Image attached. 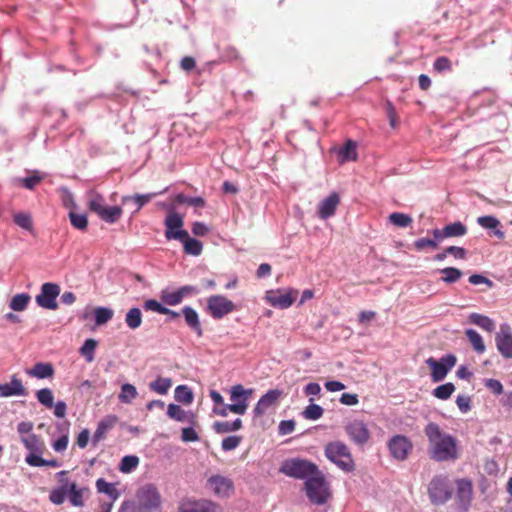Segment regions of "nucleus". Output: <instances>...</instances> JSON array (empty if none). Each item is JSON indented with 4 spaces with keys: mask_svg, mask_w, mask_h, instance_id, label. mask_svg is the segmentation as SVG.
Wrapping results in <instances>:
<instances>
[{
    "mask_svg": "<svg viewBox=\"0 0 512 512\" xmlns=\"http://www.w3.org/2000/svg\"><path fill=\"white\" fill-rule=\"evenodd\" d=\"M425 435L430 443V456L436 461H448L457 458L456 441L451 435L442 432L439 425L429 423Z\"/></svg>",
    "mask_w": 512,
    "mask_h": 512,
    "instance_id": "f257e3e1",
    "label": "nucleus"
},
{
    "mask_svg": "<svg viewBox=\"0 0 512 512\" xmlns=\"http://www.w3.org/2000/svg\"><path fill=\"white\" fill-rule=\"evenodd\" d=\"M68 471L62 470L56 474L59 486L52 489L49 494V500L55 505L64 503L68 496L70 503L75 507L84 505V495L89 492L88 488H79L75 482L67 478Z\"/></svg>",
    "mask_w": 512,
    "mask_h": 512,
    "instance_id": "f03ea898",
    "label": "nucleus"
},
{
    "mask_svg": "<svg viewBox=\"0 0 512 512\" xmlns=\"http://www.w3.org/2000/svg\"><path fill=\"white\" fill-rule=\"evenodd\" d=\"M318 470V466L313 462L298 457L284 460L279 468L282 474L305 481L315 475Z\"/></svg>",
    "mask_w": 512,
    "mask_h": 512,
    "instance_id": "7ed1b4c3",
    "label": "nucleus"
},
{
    "mask_svg": "<svg viewBox=\"0 0 512 512\" xmlns=\"http://www.w3.org/2000/svg\"><path fill=\"white\" fill-rule=\"evenodd\" d=\"M304 484L307 497L312 503L317 505L326 503L330 494L325 476L320 470L312 477H309Z\"/></svg>",
    "mask_w": 512,
    "mask_h": 512,
    "instance_id": "20e7f679",
    "label": "nucleus"
},
{
    "mask_svg": "<svg viewBox=\"0 0 512 512\" xmlns=\"http://www.w3.org/2000/svg\"><path fill=\"white\" fill-rule=\"evenodd\" d=\"M325 456L343 471L353 469V460L348 447L339 441L328 443L325 447Z\"/></svg>",
    "mask_w": 512,
    "mask_h": 512,
    "instance_id": "39448f33",
    "label": "nucleus"
},
{
    "mask_svg": "<svg viewBox=\"0 0 512 512\" xmlns=\"http://www.w3.org/2000/svg\"><path fill=\"white\" fill-rule=\"evenodd\" d=\"M425 362L431 369V380L434 383H437L446 378L447 374L456 365L457 358L454 354H446L439 360H436L433 357H429Z\"/></svg>",
    "mask_w": 512,
    "mask_h": 512,
    "instance_id": "423d86ee",
    "label": "nucleus"
},
{
    "mask_svg": "<svg viewBox=\"0 0 512 512\" xmlns=\"http://www.w3.org/2000/svg\"><path fill=\"white\" fill-rule=\"evenodd\" d=\"M139 512H151L160 507L161 496L152 484L142 486L136 494Z\"/></svg>",
    "mask_w": 512,
    "mask_h": 512,
    "instance_id": "0eeeda50",
    "label": "nucleus"
},
{
    "mask_svg": "<svg viewBox=\"0 0 512 512\" xmlns=\"http://www.w3.org/2000/svg\"><path fill=\"white\" fill-rule=\"evenodd\" d=\"M428 494L434 505H442L446 503L452 496V488L447 477H434L429 486Z\"/></svg>",
    "mask_w": 512,
    "mask_h": 512,
    "instance_id": "6e6552de",
    "label": "nucleus"
},
{
    "mask_svg": "<svg viewBox=\"0 0 512 512\" xmlns=\"http://www.w3.org/2000/svg\"><path fill=\"white\" fill-rule=\"evenodd\" d=\"M89 209L95 212L103 221L110 224L117 222L122 215L120 206H105L104 199L100 195H95L89 201Z\"/></svg>",
    "mask_w": 512,
    "mask_h": 512,
    "instance_id": "1a4fd4ad",
    "label": "nucleus"
},
{
    "mask_svg": "<svg viewBox=\"0 0 512 512\" xmlns=\"http://www.w3.org/2000/svg\"><path fill=\"white\" fill-rule=\"evenodd\" d=\"M253 393L252 389H245L241 384H237L230 389L229 410L238 415H244L248 408V399Z\"/></svg>",
    "mask_w": 512,
    "mask_h": 512,
    "instance_id": "9d476101",
    "label": "nucleus"
},
{
    "mask_svg": "<svg viewBox=\"0 0 512 512\" xmlns=\"http://www.w3.org/2000/svg\"><path fill=\"white\" fill-rule=\"evenodd\" d=\"M235 309V304L223 295H212L207 299V310L214 319H221Z\"/></svg>",
    "mask_w": 512,
    "mask_h": 512,
    "instance_id": "9b49d317",
    "label": "nucleus"
},
{
    "mask_svg": "<svg viewBox=\"0 0 512 512\" xmlns=\"http://www.w3.org/2000/svg\"><path fill=\"white\" fill-rule=\"evenodd\" d=\"M60 286L56 283L47 282L41 286L40 293L36 296L35 300L38 306L49 309L56 310L58 308V303L56 298L60 295Z\"/></svg>",
    "mask_w": 512,
    "mask_h": 512,
    "instance_id": "f8f14e48",
    "label": "nucleus"
},
{
    "mask_svg": "<svg viewBox=\"0 0 512 512\" xmlns=\"http://www.w3.org/2000/svg\"><path fill=\"white\" fill-rule=\"evenodd\" d=\"M164 224L166 226L165 237L167 240H177L187 236V231L182 229L184 221L180 214L170 211Z\"/></svg>",
    "mask_w": 512,
    "mask_h": 512,
    "instance_id": "ddd939ff",
    "label": "nucleus"
},
{
    "mask_svg": "<svg viewBox=\"0 0 512 512\" xmlns=\"http://www.w3.org/2000/svg\"><path fill=\"white\" fill-rule=\"evenodd\" d=\"M388 448L395 459L405 460L411 452L413 445L406 436L396 435L390 439Z\"/></svg>",
    "mask_w": 512,
    "mask_h": 512,
    "instance_id": "4468645a",
    "label": "nucleus"
},
{
    "mask_svg": "<svg viewBox=\"0 0 512 512\" xmlns=\"http://www.w3.org/2000/svg\"><path fill=\"white\" fill-rule=\"evenodd\" d=\"M207 485L221 498L229 497L234 491L233 481L222 475H212L208 478Z\"/></svg>",
    "mask_w": 512,
    "mask_h": 512,
    "instance_id": "2eb2a0df",
    "label": "nucleus"
},
{
    "mask_svg": "<svg viewBox=\"0 0 512 512\" xmlns=\"http://www.w3.org/2000/svg\"><path fill=\"white\" fill-rule=\"evenodd\" d=\"M179 512H217V506L210 500L185 498L179 504Z\"/></svg>",
    "mask_w": 512,
    "mask_h": 512,
    "instance_id": "dca6fc26",
    "label": "nucleus"
},
{
    "mask_svg": "<svg viewBox=\"0 0 512 512\" xmlns=\"http://www.w3.org/2000/svg\"><path fill=\"white\" fill-rule=\"evenodd\" d=\"M296 291L271 290L266 294L267 301L274 307L286 309L295 301Z\"/></svg>",
    "mask_w": 512,
    "mask_h": 512,
    "instance_id": "f3484780",
    "label": "nucleus"
},
{
    "mask_svg": "<svg viewBox=\"0 0 512 512\" xmlns=\"http://www.w3.org/2000/svg\"><path fill=\"white\" fill-rule=\"evenodd\" d=\"M282 395V392L278 389H272L266 392L258 400L254 407L253 413L256 417L264 415L270 408L275 407Z\"/></svg>",
    "mask_w": 512,
    "mask_h": 512,
    "instance_id": "a211bd4d",
    "label": "nucleus"
},
{
    "mask_svg": "<svg viewBox=\"0 0 512 512\" xmlns=\"http://www.w3.org/2000/svg\"><path fill=\"white\" fill-rule=\"evenodd\" d=\"M495 341L499 353L506 359L512 358V333L508 326H501Z\"/></svg>",
    "mask_w": 512,
    "mask_h": 512,
    "instance_id": "6ab92c4d",
    "label": "nucleus"
},
{
    "mask_svg": "<svg viewBox=\"0 0 512 512\" xmlns=\"http://www.w3.org/2000/svg\"><path fill=\"white\" fill-rule=\"evenodd\" d=\"M28 390L24 387L22 380L14 374L10 378V382L0 384V396L1 397H12V396H27Z\"/></svg>",
    "mask_w": 512,
    "mask_h": 512,
    "instance_id": "aec40b11",
    "label": "nucleus"
},
{
    "mask_svg": "<svg viewBox=\"0 0 512 512\" xmlns=\"http://www.w3.org/2000/svg\"><path fill=\"white\" fill-rule=\"evenodd\" d=\"M340 204V197L338 193L333 192L325 199L321 200L318 204L317 214L319 218L326 220L335 214V211Z\"/></svg>",
    "mask_w": 512,
    "mask_h": 512,
    "instance_id": "412c9836",
    "label": "nucleus"
},
{
    "mask_svg": "<svg viewBox=\"0 0 512 512\" xmlns=\"http://www.w3.org/2000/svg\"><path fill=\"white\" fill-rule=\"evenodd\" d=\"M345 429L350 439L358 445L366 443L369 439V431L362 421H352Z\"/></svg>",
    "mask_w": 512,
    "mask_h": 512,
    "instance_id": "4be33fe9",
    "label": "nucleus"
},
{
    "mask_svg": "<svg viewBox=\"0 0 512 512\" xmlns=\"http://www.w3.org/2000/svg\"><path fill=\"white\" fill-rule=\"evenodd\" d=\"M472 498V483L467 479L457 481V499L460 506L467 510Z\"/></svg>",
    "mask_w": 512,
    "mask_h": 512,
    "instance_id": "5701e85b",
    "label": "nucleus"
},
{
    "mask_svg": "<svg viewBox=\"0 0 512 512\" xmlns=\"http://www.w3.org/2000/svg\"><path fill=\"white\" fill-rule=\"evenodd\" d=\"M118 422V417L115 415H107L103 419L100 420L96 431L93 435V443L97 444L99 441L103 440L108 431H110Z\"/></svg>",
    "mask_w": 512,
    "mask_h": 512,
    "instance_id": "b1692460",
    "label": "nucleus"
},
{
    "mask_svg": "<svg viewBox=\"0 0 512 512\" xmlns=\"http://www.w3.org/2000/svg\"><path fill=\"white\" fill-rule=\"evenodd\" d=\"M182 314L187 326L195 332L198 337H201L203 335V329L197 311L190 306H185L182 309Z\"/></svg>",
    "mask_w": 512,
    "mask_h": 512,
    "instance_id": "393cba45",
    "label": "nucleus"
},
{
    "mask_svg": "<svg viewBox=\"0 0 512 512\" xmlns=\"http://www.w3.org/2000/svg\"><path fill=\"white\" fill-rule=\"evenodd\" d=\"M477 223L485 229L493 230V234L498 239L502 240L505 238V232L501 229H498L500 226V221L496 217L491 215L480 216L477 218Z\"/></svg>",
    "mask_w": 512,
    "mask_h": 512,
    "instance_id": "a878e982",
    "label": "nucleus"
},
{
    "mask_svg": "<svg viewBox=\"0 0 512 512\" xmlns=\"http://www.w3.org/2000/svg\"><path fill=\"white\" fill-rule=\"evenodd\" d=\"M26 373L37 379H46L51 378L54 375V368L50 363L39 362L31 369L26 370Z\"/></svg>",
    "mask_w": 512,
    "mask_h": 512,
    "instance_id": "bb28decb",
    "label": "nucleus"
},
{
    "mask_svg": "<svg viewBox=\"0 0 512 512\" xmlns=\"http://www.w3.org/2000/svg\"><path fill=\"white\" fill-rule=\"evenodd\" d=\"M468 319L471 324H474L487 332H492L495 329L494 321L488 316L479 313H471Z\"/></svg>",
    "mask_w": 512,
    "mask_h": 512,
    "instance_id": "cd10ccee",
    "label": "nucleus"
},
{
    "mask_svg": "<svg viewBox=\"0 0 512 512\" xmlns=\"http://www.w3.org/2000/svg\"><path fill=\"white\" fill-rule=\"evenodd\" d=\"M96 489L99 493L106 494L112 502H115L120 496L119 491L116 489L113 483L107 482L103 478H99L96 481Z\"/></svg>",
    "mask_w": 512,
    "mask_h": 512,
    "instance_id": "c85d7f7f",
    "label": "nucleus"
},
{
    "mask_svg": "<svg viewBox=\"0 0 512 512\" xmlns=\"http://www.w3.org/2000/svg\"><path fill=\"white\" fill-rule=\"evenodd\" d=\"M242 428V420L240 418L235 419L232 422L229 421H217L213 424V430L217 434H224L229 432L238 431Z\"/></svg>",
    "mask_w": 512,
    "mask_h": 512,
    "instance_id": "c756f323",
    "label": "nucleus"
},
{
    "mask_svg": "<svg viewBox=\"0 0 512 512\" xmlns=\"http://www.w3.org/2000/svg\"><path fill=\"white\" fill-rule=\"evenodd\" d=\"M20 440L28 451L39 453L43 452L44 444L38 435L31 433L29 435L21 437Z\"/></svg>",
    "mask_w": 512,
    "mask_h": 512,
    "instance_id": "7c9ffc66",
    "label": "nucleus"
},
{
    "mask_svg": "<svg viewBox=\"0 0 512 512\" xmlns=\"http://www.w3.org/2000/svg\"><path fill=\"white\" fill-rule=\"evenodd\" d=\"M178 240L183 243L184 251L186 254L193 256H198L201 254L203 249L202 243L197 239L191 238L188 233L186 237Z\"/></svg>",
    "mask_w": 512,
    "mask_h": 512,
    "instance_id": "2f4dec72",
    "label": "nucleus"
},
{
    "mask_svg": "<svg viewBox=\"0 0 512 512\" xmlns=\"http://www.w3.org/2000/svg\"><path fill=\"white\" fill-rule=\"evenodd\" d=\"M167 415L176 421L179 422H191L192 414H189L184 409H182L179 405L169 404L167 408Z\"/></svg>",
    "mask_w": 512,
    "mask_h": 512,
    "instance_id": "473e14b6",
    "label": "nucleus"
},
{
    "mask_svg": "<svg viewBox=\"0 0 512 512\" xmlns=\"http://www.w3.org/2000/svg\"><path fill=\"white\" fill-rule=\"evenodd\" d=\"M465 335H466L467 339L469 340L473 349L478 354H482L485 352L486 347H485L483 338L476 330L467 329V330H465Z\"/></svg>",
    "mask_w": 512,
    "mask_h": 512,
    "instance_id": "72a5a7b5",
    "label": "nucleus"
},
{
    "mask_svg": "<svg viewBox=\"0 0 512 512\" xmlns=\"http://www.w3.org/2000/svg\"><path fill=\"white\" fill-rule=\"evenodd\" d=\"M125 323L132 330L139 328L142 324L141 310L138 307L129 309L125 315Z\"/></svg>",
    "mask_w": 512,
    "mask_h": 512,
    "instance_id": "f704fd0d",
    "label": "nucleus"
},
{
    "mask_svg": "<svg viewBox=\"0 0 512 512\" xmlns=\"http://www.w3.org/2000/svg\"><path fill=\"white\" fill-rule=\"evenodd\" d=\"M340 157V162L344 163L350 160H356L357 152H356V143L352 140H348L345 145L338 152Z\"/></svg>",
    "mask_w": 512,
    "mask_h": 512,
    "instance_id": "c9c22d12",
    "label": "nucleus"
},
{
    "mask_svg": "<svg viewBox=\"0 0 512 512\" xmlns=\"http://www.w3.org/2000/svg\"><path fill=\"white\" fill-rule=\"evenodd\" d=\"M443 228L447 238L462 237L467 233V227L460 221L448 224Z\"/></svg>",
    "mask_w": 512,
    "mask_h": 512,
    "instance_id": "e433bc0d",
    "label": "nucleus"
},
{
    "mask_svg": "<svg viewBox=\"0 0 512 512\" xmlns=\"http://www.w3.org/2000/svg\"><path fill=\"white\" fill-rule=\"evenodd\" d=\"M172 386V380L170 378H162L158 377L156 380L152 381L149 384V388L151 391L156 392L161 395H165L168 393L169 389Z\"/></svg>",
    "mask_w": 512,
    "mask_h": 512,
    "instance_id": "4c0bfd02",
    "label": "nucleus"
},
{
    "mask_svg": "<svg viewBox=\"0 0 512 512\" xmlns=\"http://www.w3.org/2000/svg\"><path fill=\"white\" fill-rule=\"evenodd\" d=\"M175 400L183 404H191L193 401V392L186 385H179L175 389Z\"/></svg>",
    "mask_w": 512,
    "mask_h": 512,
    "instance_id": "58836bf2",
    "label": "nucleus"
},
{
    "mask_svg": "<svg viewBox=\"0 0 512 512\" xmlns=\"http://www.w3.org/2000/svg\"><path fill=\"white\" fill-rule=\"evenodd\" d=\"M98 343L95 339H87L84 344L81 346L79 352L81 356H83L88 363L94 361L95 357V349Z\"/></svg>",
    "mask_w": 512,
    "mask_h": 512,
    "instance_id": "ea45409f",
    "label": "nucleus"
},
{
    "mask_svg": "<svg viewBox=\"0 0 512 512\" xmlns=\"http://www.w3.org/2000/svg\"><path fill=\"white\" fill-rule=\"evenodd\" d=\"M31 297L29 294L26 293H20L16 294L10 301V308L13 311H24L27 308V305L30 301Z\"/></svg>",
    "mask_w": 512,
    "mask_h": 512,
    "instance_id": "a19ab883",
    "label": "nucleus"
},
{
    "mask_svg": "<svg viewBox=\"0 0 512 512\" xmlns=\"http://www.w3.org/2000/svg\"><path fill=\"white\" fill-rule=\"evenodd\" d=\"M443 274L441 280L446 284H452L457 282L463 275V272L455 267H446L440 270Z\"/></svg>",
    "mask_w": 512,
    "mask_h": 512,
    "instance_id": "79ce46f5",
    "label": "nucleus"
},
{
    "mask_svg": "<svg viewBox=\"0 0 512 512\" xmlns=\"http://www.w3.org/2000/svg\"><path fill=\"white\" fill-rule=\"evenodd\" d=\"M114 312L107 307H96L94 309L95 323L98 326L104 325L113 318Z\"/></svg>",
    "mask_w": 512,
    "mask_h": 512,
    "instance_id": "37998d69",
    "label": "nucleus"
},
{
    "mask_svg": "<svg viewBox=\"0 0 512 512\" xmlns=\"http://www.w3.org/2000/svg\"><path fill=\"white\" fill-rule=\"evenodd\" d=\"M310 404L303 410L302 416L307 420H318L322 417L324 410L323 408L313 403V399H310Z\"/></svg>",
    "mask_w": 512,
    "mask_h": 512,
    "instance_id": "c03bdc74",
    "label": "nucleus"
},
{
    "mask_svg": "<svg viewBox=\"0 0 512 512\" xmlns=\"http://www.w3.org/2000/svg\"><path fill=\"white\" fill-rule=\"evenodd\" d=\"M167 190L164 189L162 193H164ZM160 193H147V194H135L133 195V199L131 201L136 202V208L132 209V216H134L136 213L140 211V209L146 205L148 202H150L155 196H157Z\"/></svg>",
    "mask_w": 512,
    "mask_h": 512,
    "instance_id": "a18cd8bd",
    "label": "nucleus"
},
{
    "mask_svg": "<svg viewBox=\"0 0 512 512\" xmlns=\"http://www.w3.org/2000/svg\"><path fill=\"white\" fill-rule=\"evenodd\" d=\"M138 395L137 389L134 385L125 383L121 387V392L119 394V400L122 403H131Z\"/></svg>",
    "mask_w": 512,
    "mask_h": 512,
    "instance_id": "49530a36",
    "label": "nucleus"
},
{
    "mask_svg": "<svg viewBox=\"0 0 512 512\" xmlns=\"http://www.w3.org/2000/svg\"><path fill=\"white\" fill-rule=\"evenodd\" d=\"M455 391V386L453 383L448 382L445 384H442L438 387H436L432 394L434 397L440 399V400H447L451 397L453 392Z\"/></svg>",
    "mask_w": 512,
    "mask_h": 512,
    "instance_id": "de8ad7c7",
    "label": "nucleus"
},
{
    "mask_svg": "<svg viewBox=\"0 0 512 512\" xmlns=\"http://www.w3.org/2000/svg\"><path fill=\"white\" fill-rule=\"evenodd\" d=\"M389 221L397 227L406 228L412 224L413 219L407 214L394 212L389 215Z\"/></svg>",
    "mask_w": 512,
    "mask_h": 512,
    "instance_id": "09e8293b",
    "label": "nucleus"
},
{
    "mask_svg": "<svg viewBox=\"0 0 512 512\" xmlns=\"http://www.w3.org/2000/svg\"><path fill=\"white\" fill-rule=\"evenodd\" d=\"M37 400L47 408H52L54 405V395L51 389L43 388L36 392Z\"/></svg>",
    "mask_w": 512,
    "mask_h": 512,
    "instance_id": "8fccbe9b",
    "label": "nucleus"
},
{
    "mask_svg": "<svg viewBox=\"0 0 512 512\" xmlns=\"http://www.w3.org/2000/svg\"><path fill=\"white\" fill-rule=\"evenodd\" d=\"M139 464V458L134 455L124 456L120 462L119 469L123 473H129L133 471Z\"/></svg>",
    "mask_w": 512,
    "mask_h": 512,
    "instance_id": "3c124183",
    "label": "nucleus"
},
{
    "mask_svg": "<svg viewBox=\"0 0 512 512\" xmlns=\"http://www.w3.org/2000/svg\"><path fill=\"white\" fill-rule=\"evenodd\" d=\"M69 219L72 226L78 230H85L88 226L86 214H79L74 211L69 212Z\"/></svg>",
    "mask_w": 512,
    "mask_h": 512,
    "instance_id": "603ef678",
    "label": "nucleus"
},
{
    "mask_svg": "<svg viewBox=\"0 0 512 512\" xmlns=\"http://www.w3.org/2000/svg\"><path fill=\"white\" fill-rule=\"evenodd\" d=\"M162 301L169 306H176L183 300L179 290L168 292L163 291L161 295Z\"/></svg>",
    "mask_w": 512,
    "mask_h": 512,
    "instance_id": "864d4df0",
    "label": "nucleus"
},
{
    "mask_svg": "<svg viewBox=\"0 0 512 512\" xmlns=\"http://www.w3.org/2000/svg\"><path fill=\"white\" fill-rule=\"evenodd\" d=\"M242 441L241 436L232 435L224 438L221 443V448L224 451H232L236 449Z\"/></svg>",
    "mask_w": 512,
    "mask_h": 512,
    "instance_id": "5fc2aeb1",
    "label": "nucleus"
},
{
    "mask_svg": "<svg viewBox=\"0 0 512 512\" xmlns=\"http://www.w3.org/2000/svg\"><path fill=\"white\" fill-rule=\"evenodd\" d=\"M14 222L19 227L25 229V230H31L32 229V220L31 216L27 213H17L14 215Z\"/></svg>",
    "mask_w": 512,
    "mask_h": 512,
    "instance_id": "6e6d98bb",
    "label": "nucleus"
},
{
    "mask_svg": "<svg viewBox=\"0 0 512 512\" xmlns=\"http://www.w3.org/2000/svg\"><path fill=\"white\" fill-rule=\"evenodd\" d=\"M433 67L437 72H447L452 69V63L449 58L445 56H440L435 59Z\"/></svg>",
    "mask_w": 512,
    "mask_h": 512,
    "instance_id": "4d7b16f0",
    "label": "nucleus"
},
{
    "mask_svg": "<svg viewBox=\"0 0 512 512\" xmlns=\"http://www.w3.org/2000/svg\"><path fill=\"white\" fill-rule=\"evenodd\" d=\"M143 308L147 311H153L159 314H163V312H165V306L155 299L146 300L143 304Z\"/></svg>",
    "mask_w": 512,
    "mask_h": 512,
    "instance_id": "13d9d810",
    "label": "nucleus"
},
{
    "mask_svg": "<svg viewBox=\"0 0 512 512\" xmlns=\"http://www.w3.org/2000/svg\"><path fill=\"white\" fill-rule=\"evenodd\" d=\"M414 247L418 251H422L427 247L437 249V243L436 240H431L429 238H419L414 242Z\"/></svg>",
    "mask_w": 512,
    "mask_h": 512,
    "instance_id": "bf43d9fd",
    "label": "nucleus"
},
{
    "mask_svg": "<svg viewBox=\"0 0 512 512\" xmlns=\"http://www.w3.org/2000/svg\"><path fill=\"white\" fill-rule=\"evenodd\" d=\"M40 454L39 452H30L25 458L26 463L34 467L44 466V459Z\"/></svg>",
    "mask_w": 512,
    "mask_h": 512,
    "instance_id": "052dcab7",
    "label": "nucleus"
},
{
    "mask_svg": "<svg viewBox=\"0 0 512 512\" xmlns=\"http://www.w3.org/2000/svg\"><path fill=\"white\" fill-rule=\"evenodd\" d=\"M295 425L294 420H283L279 423L278 432L280 435H288L294 431Z\"/></svg>",
    "mask_w": 512,
    "mask_h": 512,
    "instance_id": "680f3d73",
    "label": "nucleus"
},
{
    "mask_svg": "<svg viewBox=\"0 0 512 512\" xmlns=\"http://www.w3.org/2000/svg\"><path fill=\"white\" fill-rule=\"evenodd\" d=\"M469 282L473 285L485 284L488 288H492L494 283L481 274H473L469 277Z\"/></svg>",
    "mask_w": 512,
    "mask_h": 512,
    "instance_id": "e2e57ef3",
    "label": "nucleus"
},
{
    "mask_svg": "<svg viewBox=\"0 0 512 512\" xmlns=\"http://www.w3.org/2000/svg\"><path fill=\"white\" fill-rule=\"evenodd\" d=\"M485 386L496 395H500L503 393V385L501 384V382L499 380L486 379Z\"/></svg>",
    "mask_w": 512,
    "mask_h": 512,
    "instance_id": "0e129e2a",
    "label": "nucleus"
},
{
    "mask_svg": "<svg viewBox=\"0 0 512 512\" xmlns=\"http://www.w3.org/2000/svg\"><path fill=\"white\" fill-rule=\"evenodd\" d=\"M470 402V397L468 396L458 395L456 398V404L462 413H467L468 411H470Z\"/></svg>",
    "mask_w": 512,
    "mask_h": 512,
    "instance_id": "69168bd1",
    "label": "nucleus"
},
{
    "mask_svg": "<svg viewBox=\"0 0 512 512\" xmlns=\"http://www.w3.org/2000/svg\"><path fill=\"white\" fill-rule=\"evenodd\" d=\"M33 427L34 425L31 421H22L18 423L17 432L19 433L20 438L33 433Z\"/></svg>",
    "mask_w": 512,
    "mask_h": 512,
    "instance_id": "338daca9",
    "label": "nucleus"
},
{
    "mask_svg": "<svg viewBox=\"0 0 512 512\" xmlns=\"http://www.w3.org/2000/svg\"><path fill=\"white\" fill-rule=\"evenodd\" d=\"M181 438L184 442H195L199 439L198 434L192 427L183 428Z\"/></svg>",
    "mask_w": 512,
    "mask_h": 512,
    "instance_id": "774afa93",
    "label": "nucleus"
}]
</instances>
